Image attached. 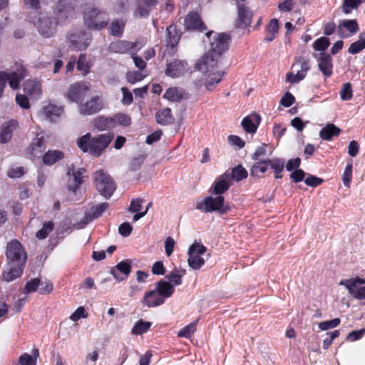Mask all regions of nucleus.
<instances>
[{
    "instance_id": "nucleus-61",
    "label": "nucleus",
    "mask_w": 365,
    "mask_h": 365,
    "mask_svg": "<svg viewBox=\"0 0 365 365\" xmlns=\"http://www.w3.org/2000/svg\"><path fill=\"white\" fill-rule=\"evenodd\" d=\"M114 120L116 123L123 126H128L131 122L130 118L128 115L123 113L117 114L115 116Z\"/></svg>"
},
{
    "instance_id": "nucleus-58",
    "label": "nucleus",
    "mask_w": 365,
    "mask_h": 365,
    "mask_svg": "<svg viewBox=\"0 0 365 365\" xmlns=\"http://www.w3.org/2000/svg\"><path fill=\"white\" fill-rule=\"evenodd\" d=\"M145 76L146 75L143 74L141 72L129 71L127 73V80L129 83L134 84L135 83L143 80Z\"/></svg>"
},
{
    "instance_id": "nucleus-16",
    "label": "nucleus",
    "mask_w": 365,
    "mask_h": 365,
    "mask_svg": "<svg viewBox=\"0 0 365 365\" xmlns=\"http://www.w3.org/2000/svg\"><path fill=\"white\" fill-rule=\"evenodd\" d=\"M24 92L32 99L38 100L43 94L42 83L36 79H29L24 83Z\"/></svg>"
},
{
    "instance_id": "nucleus-3",
    "label": "nucleus",
    "mask_w": 365,
    "mask_h": 365,
    "mask_svg": "<svg viewBox=\"0 0 365 365\" xmlns=\"http://www.w3.org/2000/svg\"><path fill=\"white\" fill-rule=\"evenodd\" d=\"M292 71L287 73L286 81L290 83H297L302 81L310 69V58L302 53L296 56L292 66Z\"/></svg>"
},
{
    "instance_id": "nucleus-33",
    "label": "nucleus",
    "mask_w": 365,
    "mask_h": 365,
    "mask_svg": "<svg viewBox=\"0 0 365 365\" xmlns=\"http://www.w3.org/2000/svg\"><path fill=\"white\" fill-rule=\"evenodd\" d=\"M63 158V154L59 150H48L43 156L42 160L45 165H52Z\"/></svg>"
},
{
    "instance_id": "nucleus-57",
    "label": "nucleus",
    "mask_w": 365,
    "mask_h": 365,
    "mask_svg": "<svg viewBox=\"0 0 365 365\" xmlns=\"http://www.w3.org/2000/svg\"><path fill=\"white\" fill-rule=\"evenodd\" d=\"M16 103L23 109H29L31 106L28 97L26 95L18 93L16 96Z\"/></svg>"
},
{
    "instance_id": "nucleus-29",
    "label": "nucleus",
    "mask_w": 365,
    "mask_h": 365,
    "mask_svg": "<svg viewBox=\"0 0 365 365\" xmlns=\"http://www.w3.org/2000/svg\"><path fill=\"white\" fill-rule=\"evenodd\" d=\"M184 23L187 30H198L202 31L205 29V26L203 25L197 13L187 14L185 19Z\"/></svg>"
},
{
    "instance_id": "nucleus-30",
    "label": "nucleus",
    "mask_w": 365,
    "mask_h": 365,
    "mask_svg": "<svg viewBox=\"0 0 365 365\" xmlns=\"http://www.w3.org/2000/svg\"><path fill=\"white\" fill-rule=\"evenodd\" d=\"M56 14L59 21H63L73 14V8L68 4L66 0H59L56 9Z\"/></svg>"
},
{
    "instance_id": "nucleus-17",
    "label": "nucleus",
    "mask_w": 365,
    "mask_h": 365,
    "mask_svg": "<svg viewBox=\"0 0 365 365\" xmlns=\"http://www.w3.org/2000/svg\"><path fill=\"white\" fill-rule=\"evenodd\" d=\"M34 24L38 28L40 34L44 37H50L55 32L56 23L46 16H42L36 21H34Z\"/></svg>"
},
{
    "instance_id": "nucleus-34",
    "label": "nucleus",
    "mask_w": 365,
    "mask_h": 365,
    "mask_svg": "<svg viewBox=\"0 0 365 365\" xmlns=\"http://www.w3.org/2000/svg\"><path fill=\"white\" fill-rule=\"evenodd\" d=\"M239 26L245 27L251 23L252 14L247 8L240 6L238 9Z\"/></svg>"
},
{
    "instance_id": "nucleus-25",
    "label": "nucleus",
    "mask_w": 365,
    "mask_h": 365,
    "mask_svg": "<svg viewBox=\"0 0 365 365\" xmlns=\"http://www.w3.org/2000/svg\"><path fill=\"white\" fill-rule=\"evenodd\" d=\"M8 74L9 84L10 87L16 90L19 88L21 81L27 76L28 73L25 67L21 66L16 71Z\"/></svg>"
},
{
    "instance_id": "nucleus-44",
    "label": "nucleus",
    "mask_w": 365,
    "mask_h": 365,
    "mask_svg": "<svg viewBox=\"0 0 365 365\" xmlns=\"http://www.w3.org/2000/svg\"><path fill=\"white\" fill-rule=\"evenodd\" d=\"M91 124L92 126L98 130H105L109 128L110 122L108 118L100 116L94 118Z\"/></svg>"
},
{
    "instance_id": "nucleus-35",
    "label": "nucleus",
    "mask_w": 365,
    "mask_h": 365,
    "mask_svg": "<svg viewBox=\"0 0 365 365\" xmlns=\"http://www.w3.org/2000/svg\"><path fill=\"white\" fill-rule=\"evenodd\" d=\"M185 274V270L175 269L166 276V278L168 280V282L175 288V286H179L182 284V277Z\"/></svg>"
},
{
    "instance_id": "nucleus-60",
    "label": "nucleus",
    "mask_w": 365,
    "mask_h": 365,
    "mask_svg": "<svg viewBox=\"0 0 365 365\" xmlns=\"http://www.w3.org/2000/svg\"><path fill=\"white\" fill-rule=\"evenodd\" d=\"M340 96L343 101H349L352 98V89L349 83H346L344 85L340 92Z\"/></svg>"
},
{
    "instance_id": "nucleus-41",
    "label": "nucleus",
    "mask_w": 365,
    "mask_h": 365,
    "mask_svg": "<svg viewBox=\"0 0 365 365\" xmlns=\"http://www.w3.org/2000/svg\"><path fill=\"white\" fill-rule=\"evenodd\" d=\"M151 324L148 322H144L143 320L138 321L132 329V334L135 335H140L146 332L150 327Z\"/></svg>"
},
{
    "instance_id": "nucleus-59",
    "label": "nucleus",
    "mask_w": 365,
    "mask_h": 365,
    "mask_svg": "<svg viewBox=\"0 0 365 365\" xmlns=\"http://www.w3.org/2000/svg\"><path fill=\"white\" fill-rule=\"evenodd\" d=\"M175 241L172 237H168L164 242L165 252L168 257H170L174 250Z\"/></svg>"
},
{
    "instance_id": "nucleus-55",
    "label": "nucleus",
    "mask_w": 365,
    "mask_h": 365,
    "mask_svg": "<svg viewBox=\"0 0 365 365\" xmlns=\"http://www.w3.org/2000/svg\"><path fill=\"white\" fill-rule=\"evenodd\" d=\"M109 207V204L103 202L92 207L91 214L93 217L96 218L101 216Z\"/></svg>"
},
{
    "instance_id": "nucleus-52",
    "label": "nucleus",
    "mask_w": 365,
    "mask_h": 365,
    "mask_svg": "<svg viewBox=\"0 0 365 365\" xmlns=\"http://www.w3.org/2000/svg\"><path fill=\"white\" fill-rule=\"evenodd\" d=\"M25 173L24 167L13 165L9 168L7 171V175L11 178H18L23 176Z\"/></svg>"
},
{
    "instance_id": "nucleus-26",
    "label": "nucleus",
    "mask_w": 365,
    "mask_h": 365,
    "mask_svg": "<svg viewBox=\"0 0 365 365\" xmlns=\"http://www.w3.org/2000/svg\"><path fill=\"white\" fill-rule=\"evenodd\" d=\"M25 264H11L8 262V267L4 271V279L11 282L21 276Z\"/></svg>"
},
{
    "instance_id": "nucleus-54",
    "label": "nucleus",
    "mask_w": 365,
    "mask_h": 365,
    "mask_svg": "<svg viewBox=\"0 0 365 365\" xmlns=\"http://www.w3.org/2000/svg\"><path fill=\"white\" fill-rule=\"evenodd\" d=\"M88 317V314L84 307H78L76 311L70 316V319L73 322H78L81 319H86Z\"/></svg>"
},
{
    "instance_id": "nucleus-9",
    "label": "nucleus",
    "mask_w": 365,
    "mask_h": 365,
    "mask_svg": "<svg viewBox=\"0 0 365 365\" xmlns=\"http://www.w3.org/2000/svg\"><path fill=\"white\" fill-rule=\"evenodd\" d=\"M339 285L344 286L355 299H365V279L359 277L341 280Z\"/></svg>"
},
{
    "instance_id": "nucleus-2",
    "label": "nucleus",
    "mask_w": 365,
    "mask_h": 365,
    "mask_svg": "<svg viewBox=\"0 0 365 365\" xmlns=\"http://www.w3.org/2000/svg\"><path fill=\"white\" fill-rule=\"evenodd\" d=\"M113 138L110 133L92 136L87 133L76 140L78 148L83 153H88L93 157H100L105 152Z\"/></svg>"
},
{
    "instance_id": "nucleus-51",
    "label": "nucleus",
    "mask_w": 365,
    "mask_h": 365,
    "mask_svg": "<svg viewBox=\"0 0 365 365\" xmlns=\"http://www.w3.org/2000/svg\"><path fill=\"white\" fill-rule=\"evenodd\" d=\"M269 167V160L255 163L252 168V173L257 175L258 173H265Z\"/></svg>"
},
{
    "instance_id": "nucleus-62",
    "label": "nucleus",
    "mask_w": 365,
    "mask_h": 365,
    "mask_svg": "<svg viewBox=\"0 0 365 365\" xmlns=\"http://www.w3.org/2000/svg\"><path fill=\"white\" fill-rule=\"evenodd\" d=\"M153 274L163 275L165 273V268L162 261L155 262L152 267Z\"/></svg>"
},
{
    "instance_id": "nucleus-37",
    "label": "nucleus",
    "mask_w": 365,
    "mask_h": 365,
    "mask_svg": "<svg viewBox=\"0 0 365 365\" xmlns=\"http://www.w3.org/2000/svg\"><path fill=\"white\" fill-rule=\"evenodd\" d=\"M171 110L169 108H164L158 111L156 114L157 122L162 125H168L173 121L171 115Z\"/></svg>"
},
{
    "instance_id": "nucleus-8",
    "label": "nucleus",
    "mask_w": 365,
    "mask_h": 365,
    "mask_svg": "<svg viewBox=\"0 0 365 365\" xmlns=\"http://www.w3.org/2000/svg\"><path fill=\"white\" fill-rule=\"evenodd\" d=\"M6 255L8 262L11 264H26L27 259L26 252L21 244L16 240H13L8 243Z\"/></svg>"
},
{
    "instance_id": "nucleus-23",
    "label": "nucleus",
    "mask_w": 365,
    "mask_h": 365,
    "mask_svg": "<svg viewBox=\"0 0 365 365\" xmlns=\"http://www.w3.org/2000/svg\"><path fill=\"white\" fill-rule=\"evenodd\" d=\"M140 302L143 307L152 308L163 304L165 301L163 300V297H160L158 292L154 289L153 290L145 292Z\"/></svg>"
},
{
    "instance_id": "nucleus-5",
    "label": "nucleus",
    "mask_w": 365,
    "mask_h": 365,
    "mask_svg": "<svg viewBox=\"0 0 365 365\" xmlns=\"http://www.w3.org/2000/svg\"><path fill=\"white\" fill-rule=\"evenodd\" d=\"M217 196H208L204 200L197 203V209L203 212H215L218 211L220 213H225L230 207L225 205V198L222 195H216Z\"/></svg>"
},
{
    "instance_id": "nucleus-47",
    "label": "nucleus",
    "mask_w": 365,
    "mask_h": 365,
    "mask_svg": "<svg viewBox=\"0 0 365 365\" xmlns=\"http://www.w3.org/2000/svg\"><path fill=\"white\" fill-rule=\"evenodd\" d=\"M247 176V172L242 166H238L233 168L232 173L230 175L231 180H234L235 181L242 180V179L246 178Z\"/></svg>"
},
{
    "instance_id": "nucleus-12",
    "label": "nucleus",
    "mask_w": 365,
    "mask_h": 365,
    "mask_svg": "<svg viewBox=\"0 0 365 365\" xmlns=\"http://www.w3.org/2000/svg\"><path fill=\"white\" fill-rule=\"evenodd\" d=\"M103 98L99 96L91 97L89 100L79 105V113L83 115L95 114L103 108Z\"/></svg>"
},
{
    "instance_id": "nucleus-10",
    "label": "nucleus",
    "mask_w": 365,
    "mask_h": 365,
    "mask_svg": "<svg viewBox=\"0 0 365 365\" xmlns=\"http://www.w3.org/2000/svg\"><path fill=\"white\" fill-rule=\"evenodd\" d=\"M91 84L86 81L76 82L69 86L65 97L70 102L78 103L84 98L85 95L90 90Z\"/></svg>"
},
{
    "instance_id": "nucleus-11",
    "label": "nucleus",
    "mask_w": 365,
    "mask_h": 365,
    "mask_svg": "<svg viewBox=\"0 0 365 365\" xmlns=\"http://www.w3.org/2000/svg\"><path fill=\"white\" fill-rule=\"evenodd\" d=\"M106 14L97 9H92L86 14L85 24L90 29H101L106 26Z\"/></svg>"
},
{
    "instance_id": "nucleus-13",
    "label": "nucleus",
    "mask_w": 365,
    "mask_h": 365,
    "mask_svg": "<svg viewBox=\"0 0 365 365\" xmlns=\"http://www.w3.org/2000/svg\"><path fill=\"white\" fill-rule=\"evenodd\" d=\"M91 43V37L86 33L71 34L67 39L68 46L73 50L81 51L86 49Z\"/></svg>"
},
{
    "instance_id": "nucleus-6",
    "label": "nucleus",
    "mask_w": 365,
    "mask_h": 365,
    "mask_svg": "<svg viewBox=\"0 0 365 365\" xmlns=\"http://www.w3.org/2000/svg\"><path fill=\"white\" fill-rule=\"evenodd\" d=\"M96 187L105 197H110L115 190V185L110 177L102 170L93 175Z\"/></svg>"
},
{
    "instance_id": "nucleus-20",
    "label": "nucleus",
    "mask_w": 365,
    "mask_h": 365,
    "mask_svg": "<svg viewBox=\"0 0 365 365\" xmlns=\"http://www.w3.org/2000/svg\"><path fill=\"white\" fill-rule=\"evenodd\" d=\"M63 108L62 106L51 102L44 103L40 111V114L41 115L51 121L56 120L63 114Z\"/></svg>"
},
{
    "instance_id": "nucleus-53",
    "label": "nucleus",
    "mask_w": 365,
    "mask_h": 365,
    "mask_svg": "<svg viewBox=\"0 0 365 365\" xmlns=\"http://www.w3.org/2000/svg\"><path fill=\"white\" fill-rule=\"evenodd\" d=\"M340 319L339 318L322 322L319 324V328L321 331H326L338 327L340 324Z\"/></svg>"
},
{
    "instance_id": "nucleus-42",
    "label": "nucleus",
    "mask_w": 365,
    "mask_h": 365,
    "mask_svg": "<svg viewBox=\"0 0 365 365\" xmlns=\"http://www.w3.org/2000/svg\"><path fill=\"white\" fill-rule=\"evenodd\" d=\"M53 229V223L51 221L46 222L43 224L42 227L36 232V237L38 240H43L47 237L48 234Z\"/></svg>"
},
{
    "instance_id": "nucleus-45",
    "label": "nucleus",
    "mask_w": 365,
    "mask_h": 365,
    "mask_svg": "<svg viewBox=\"0 0 365 365\" xmlns=\"http://www.w3.org/2000/svg\"><path fill=\"white\" fill-rule=\"evenodd\" d=\"M196 324L197 322H193L186 325L178 331V336L180 337L190 338L196 331Z\"/></svg>"
},
{
    "instance_id": "nucleus-31",
    "label": "nucleus",
    "mask_w": 365,
    "mask_h": 365,
    "mask_svg": "<svg viewBox=\"0 0 365 365\" xmlns=\"http://www.w3.org/2000/svg\"><path fill=\"white\" fill-rule=\"evenodd\" d=\"M155 289L163 297V300L170 297L175 292L173 286L165 280H160L155 284Z\"/></svg>"
},
{
    "instance_id": "nucleus-21",
    "label": "nucleus",
    "mask_w": 365,
    "mask_h": 365,
    "mask_svg": "<svg viewBox=\"0 0 365 365\" xmlns=\"http://www.w3.org/2000/svg\"><path fill=\"white\" fill-rule=\"evenodd\" d=\"M359 25L356 20H342L339 23L338 32L341 37L346 38L352 36L359 31Z\"/></svg>"
},
{
    "instance_id": "nucleus-32",
    "label": "nucleus",
    "mask_w": 365,
    "mask_h": 365,
    "mask_svg": "<svg viewBox=\"0 0 365 365\" xmlns=\"http://www.w3.org/2000/svg\"><path fill=\"white\" fill-rule=\"evenodd\" d=\"M340 129L334 124H328L323 128L320 133L319 136L326 140H330L332 137L339 135Z\"/></svg>"
},
{
    "instance_id": "nucleus-24",
    "label": "nucleus",
    "mask_w": 365,
    "mask_h": 365,
    "mask_svg": "<svg viewBox=\"0 0 365 365\" xmlns=\"http://www.w3.org/2000/svg\"><path fill=\"white\" fill-rule=\"evenodd\" d=\"M83 169L69 168L67 172L68 187L69 190L75 191L83 181Z\"/></svg>"
},
{
    "instance_id": "nucleus-63",
    "label": "nucleus",
    "mask_w": 365,
    "mask_h": 365,
    "mask_svg": "<svg viewBox=\"0 0 365 365\" xmlns=\"http://www.w3.org/2000/svg\"><path fill=\"white\" fill-rule=\"evenodd\" d=\"M294 103V97L290 93H286L280 100V104L284 107H289Z\"/></svg>"
},
{
    "instance_id": "nucleus-38",
    "label": "nucleus",
    "mask_w": 365,
    "mask_h": 365,
    "mask_svg": "<svg viewBox=\"0 0 365 365\" xmlns=\"http://www.w3.org/2000/svg\"><path fill=\"white\" fill-rule=\"evenodd\" d=\"M364 48H365V34H360L359 40L350 45L348 52L351 54H356Z\"/></svg>"
},
{
    "instance_id": "nucleus-50",
    "label": "nucleus",
    "mask_w": 365,
    "mask_h": 365,
    "mask_svg": "<svg viewBox=\"0 0 365 365\" xmlns=\"http://www.w3.org/2000/svg\"><path fill=\"white\" fill-rule=\"evenodd\" d=\"M351 178H352V164H351V161L350 163H349L346 165V166L344 169L343 175H342V178H341L344 185L348 188H349V187H350Z\"/></svg>"
},
{
    "instance_id": "nucleus-27",
    "label": "nucleus",
    "mask_w": 365,
    "mask_h": 365,
    "mask_svg": "<svg viewBox=\"0 0 365 365\" xmlns=\"http://www.w3.org/2000/svg\"><path fill=\"white\" fill-rule=\"evenodd\" d=\"M187 69V64L183 61L176 60L167 66L166 74L171 77H178L184 74Z\"/></svg>"
},
{
    "instance_id": "nucleus-48",
    "label": "nucleus",
    "mask_w": 365,
    "mask_h": 365,
    "mask_svg": "<svg viewBox=\"0 0 365 365\" xmlns=\"http://www.w3.org/2000/svg\"><path fill=\"white\" fill-rule=\"evenodd\" d=\"M77 68L81 73L85 76L88 73L90 65L86 60V56L84 54H81L78 62H77Z\"/></svg>"
},
{
    "instance_id": "nucleus-15",
    "label": "nucleus",
    "mask_w": 365,
    "mask_h": 365,
    "mask_svg": "<svg viewBox=\"0 0 365 365\" xmlns=\"http://www.w3.org/2000/svg\"><path fill=\"white\" fill-rule=\"evenodd\" d=\"M230 185V174L229 173H225L215 180L210 188V192L212 195H222L229 189Z\"/></svg>"
},
{
    "instance_id": "nucleus-1",
    "label": "nucleus",
    "mask_w": 365,
    "mask_h": 365,
    "mask_svg": "<svg viewBox=\"0 0 365 365\" xmlns=\"http://www.w3.org/2000/svg\"><path fill=\"white\" fill-rule=\"evenodd\" d=\"M220 58L207 52L195 65L200 75H193L192 84L196 90L203 86L208 91H212L222 79L225 72L219 67Z\"/></svg>"
},
{
    "instance_id": "nucleus-40",
    "label": "nucleus",
    "mask_w": 365,
    "mask_h": 365,
    "mask_svg": "<svg viewBox=\"0 0 365 365\" xmlns=\"http://www.w3.org/2000/svg\"><path fill=\"white\" fill-rule=\"evenodd\" d=\"M269 166L274 170L276 178H282L280 173L283 171L284 166V161L283 160L279 158L269 160Z\"/></svg>"
},
{
    "instance_id": "nucleus-43",
    "label": "nucleus",
    "mask_w": 365,
    "mask_h": 365,
    "mask_svg": "<svg viewBox=\"0 0 365 365\" xmlns=\"http://www.w3.org/2000/svg\"><path fill=\"white\" fill-rule=\"evenodd\" d=\"M364 1H365V0H344L342 11L344 14H349L354 9H356Z\"/></svg>"
},
{
    "instance_id": "nucleus-4",
    "label": "nucleus",
    "mask_w": 365,
    "mask_h": 365,
    "mask_svg": "<svg viewBox=\"0 0 365 365\" xmlns=\"http://www.w3.org/2000/svg\"><path fill=\"white\" fill-rule=\"evenodd\" d=\"M206 37L210 41V48L207 52L221 59L223 53L228 50L229 36L223 33L216 34L213 31H208L206 33Z\"/></svg>"
},
{
    "instance_id": "nucleus-36",
    "label": "nucleus",
    "mask_w": 365,
    "mask_h": 365,
    "mask_svg": "<svg viewBox=\"0 0 365 365\" xmlns=\"http://www.w3.org/2000/svg\"><path fill=\"white\" fill-rule=\"evenodd\" d=\"M138 43H130L128 41H118L113 43L110 46V49L114 52L118 53H125L129 49H133L134 47L137 46Z\"/></svg>"
},
{
    "instance_id": "nucleus-46",
    "label": "nucleus",
    "mask_w": 365,
    "mask_h": 365,
    "mask_svg": "<svg viewBox=\"0 0 365 365\" xmlns=\"http://www.w3.org/2000/svg\"><path fill=\"white\" fill-rule=\"evenodd\" d=\"M125 22L123 21L115 20L111 23L110 31L112 35L120 36L124 30Z\"/></svg>"
},
{
    "instance_id": "nucleus-22",
    "label": "nucleus",
    "mask_w": 365,
    "mask_h": 365,
    "mask_svg": "<svg viewBox=\"0 0 365 365\" xmlns=\"http://www.w3.org/2000/svg\"><path fill=\"white\" fill-rule=\"evenodd\" d=\"M313 56L317 61L319 68L322 73L327 77L330 76L332 73V60L330 55L325 52H320Z\"/></svg>"
},
{
    "instance_id": "nucleus-14",
    "label": "nucleus",
    "mask_w": 365,
    "mask_h": 365,
    "mask_svg": "<svg viewBox=\"0 0 365 365\" xmlns=\"http://www.w3.org/2000/svg\"><path fill=\"white\" fill-rule=\"evenodd\" d=\"M45 149L43 137L37 135L26 150V157L34 160L39 159Z\"/></svg>"
},
{
    "instance_id": "nucleus-56",
    "label": "nucleus",
    "mask_w": 365,
    "mask_h": 365,
    "mask_svg": "<svg viewBox=\"0 0 365 365\" xmlns=\"http://www.w3.org/2000/svg\"><path fill=\"white\" fill-rule=\"evenodd\" d=\"M53 289V283L48 280L41 282L39 280L38 291L41 294H46L51 292Z\"/></svg>"
},
{
    "instance_id": "nucleus-18",
    "label": "nucleus",
    "mask_w": 365,
    "mask_h": 365,
    "mask_svg": "<svg viewBox=\"0 0 365 365\" xmlns=\"http://www.w3.org/2000/svg\"><path fill=\"white\" fill-rule=\"evenodd\" d=\"M131 271V261L125 260L119 262L110 270L111 274L118 282L125 280Z\"/></svg>"
},
{
    "instance_id": "nucleus-39",
    "label": "nucleus",
    "mask_w": 365,
    "mask_h": 365,
    "mask_svg": "<svg viewBox=\"0 0 365 365\" xmlns=\"http://www.w3.org/2000/svg\"><path fill=\"white\" fill-rule=\"evenodd\" d=\"M183 91L177 88H170L164 94V98L170 101H178L183 96Z\"/></svg>"
},
{
    "instance_id": "nucleus-7",
    "label": "nucleus",
    "mask_w": 365,
    "mask_h": 365,
    "mask_svg": "<svg viewBox=\"0 0 365 365\" xmlns=\"http://www.w3.org/2000/svg\"><path fill=\"white\" fill-rule=\"evenodd\" d=\"M207 248L201 243L195 242L192 244L187 251V264L193 269H200L205 264L203 255Z\"/></svg>"
},
{
    "instance_id": "nucleus-49",
    "label": "nucleus",
    "mask_w": 365,
    "mask_h": 365,
    "mask_svg": "<svg viewBox=\"0 0 365 365\" xmlns=\"http://www.w3.org/2000/svg\"><path fill=\"white\" fill-rule=\"evenodd\" d=\"M329 46V41L327 37H320L313 43L315 51L324 52Z\"/></svg>"
},
{
    "instance_id": "nucleus-28",
    "label": "nucleus",
    "mask_w": 365,
    "mask_h": 365,
    "mask_svg": "<svg viewBox=\"0 0 365 365\" xmlns=\"http://www.w3.org/2000/svg\"><path fill=\"white\" fill-rule=\"evenodd\" d=\"M260 116L257 113L250 114L242 120L241 125L245 132L255 133L260 123Z\"/></svg>"
},
{
    "instance_id": "nucleus-19",
    "label": "nucleus",
    "mask_w": 365,
    "mask_h": 365,
    "mask_svg": "<svg viewBox=\"0 0 365 365\" xmlns=\"http://www.w3.org/2000/svg\"><path fill=\"white\" fill-rule=\"evenodd\" d=\"M19 127V123L16 120H10L4 123L0 126V143L5 144L9 143L13 136V133Z\"/></svg>"
},
{
    "instance_id": "nucleus-64",
    "label": "nucleus",
    "mask_w": 365,
    "mask_h": 365,
    "mask_svg": "<svg viewBox=\"0 0 365 365\" xmlns=\"http://www.w3.org/2000/svg\"><path fill=\"white\" fill-rule=\"evenodd\" d=\"M20 365H36V360L29 354H24L19 358Z\"/></svg>"
}]
</instances>
